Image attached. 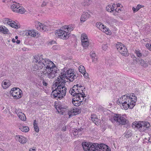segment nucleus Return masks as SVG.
Here are the masks:
<instances>
[{
    "label": "nucleus",
    "mask_w": 151,
    "mask_h": 151,
    "mask_svg": "<svg viewBox=\"0 0 151 151\" xmlns=\"http://www.w3.org/2000/svg\"><path fill=\"white\" fill-rule=\"evenodd\" d=\"M2 31L1 32L3 33L4 34H7L9 31L8 29L5 27H3V29H2Z\"/></svg>",
    "instance_id": "nucleus-37"
},
{
    "label": "nucleus",
    "mask_w": 151,
    "mask_h": 151,
    "mask_svg": "<svg viewBox=\"0 0 151 151\" xmlns=\"http://www.w3.org/2000/svg\"><path fill=\"white\" fill-rule=\"evenodd\" d=\"M8 111L9 110L8 109H5L4 111V112L5 114H6Z\"/></svg>",
    "instance_id": "nucleus-54"
},
{
    "label": "nucleus",
    "mask_w": 151,
    "mask_h": 151,
    "mask_svg": "<svg viewBox=\"0 0 151 151\" xmlns=\"http://www.w3.org/2000/svg\"><path fill=\"white\" fill-rule=\"evenodd\" d=\"M83 74L85 78H87L88 77V73L84 72Z\"/></svg>",
    "instance_id": "nucleus-49"
},
{
    "label": "nucleus",
    "mask_w": 151,
    "mask_h": 151,
    "mask_svg": "<svg viewBox=\"0 0 151 151\" xmlns=\"http://www.w3.org/2000/svg\"><path fill=\"white\" fill-rule=\"evenodd\" d=\"M90 56L92 60V62L96 63L98 60V57L94 52H92L90 53Z\"/></svg>",
    "instance_id": "nucleus-22"
},
{
    "label": "nucleus",
    "mask_w": 151,
    "mask_h": 151,
    "mask_svg": "<svg viewBox=\"0 0 151 151\" xmlns=\"http://www.w3.org/2000/svg\"><path fill=\"white\" fill-rule=\"evenodd\" d=\"M75 91L73 89V88L72 89L71 88L69 91V93L72 95L74 96H76V93H75Z\"/></svg>",
    "instance_id": "nucleus-39"
},
{
    "label": "nucleus",
    "mask_w": 151,
    "mask_h": 151,
    "mask_svg": "<svg viewBox=\"0 0 151 151\" xmlns=\"http://www.w3.org/2000/svg\"><path fill=\"white\" fill-rule=\"evenodd\" d=\"M16 138L18 140L19 142L22 144L25 143L27 141V139L22 136L17 135L16 136Z\"/></svg>",
    "instance_id": "nucleus-16"
},
{
    "label": "nucleus",
    "mask_w": 151,
    "mask_h": 151,
    "mask_svg": "<svg viewBox=\"0 0 151 151\" xmlns=\"http://www.w3.org/2000/svg\"><path fill=\"white\" fill-rule=\"evenodd\" d=\"M46 5V3L45 2H44L42 5V6L44 7Z\"/></svg>",
    "instance_id": "nucleus-53"
},
{
    "label": "nucleus",
    "mask_w": 151,
    "mask_h": 151,
    "mask_svg": "<svg viewBox=\"0 0 151 151\" xmlns=\"http://www.w3.org/2000/svg\"><path fill=\"white\" fill-rule=\"evenodd\" d=\"M10 85V83L9 81L8 80H6L4 81L2 83V86L4 89H6L9 87Z\"/></svg>",
    "instance_id": "nucleus-24"
},
{
    "label": "nucleus",
    "mask_w": 151,
    "mask_h": 151,
    "mask_svg": "<svg viewBox=\"0 0 151 151\" xmlns=\"http://www.w3.org/2000/svg\"><path fill=\"white\" fill-rule=\"evenodd\" d=\"M80 131L79 129L78 130L77 129H74L72 130V133L74 135L76 136L78 134L79 132Z\"/></svg>",
    "instance_id": "nucleus-36"
},
{
    "label": "nucleus",
    "mask_w": 151,
    "mask_h": 151,
    "mask_svg": "<svg viewBox=\"0 0 151 151\" xmlns=\"http://www.w3.org/2000/svg\"><path fill=\"white\" fill-rule=\"evenodd\" d=\"M116 6V5L114 4H113L112 5L109 4L106 6V9L108 12H111L114 11Z\"/></svg>",
    "instance_id": "nucleus-20"
},
{
    "label": "nucleus",
    "mask_w": 151,
    "mask_h": 151,
    "mask_svg": "<svg viewBox=\"0 0 151 151\" xmlns=\"http://www.w3.org/2000/svg\"><path fill=\"white\" fill-rule=\"evenodd\" d=\"M56 109L59 113L63 114L66 110L63 106L60 104H58L56 107Z\"/></svg>",
    "instance_id": "nucleus-18"
},
{
    "label": "nucleus",
    "mask_w": 151,
    "mask_h": 151,
    "mask_svg": "<svg viewBox=\"0 0 151 151\" xmlns=\"http://www.w3.org/2000/svg\"><path fill=\"white\" fill-rule=\"evenodd\" d=\"M45 66H42V65L38 64V63L35 64L32 66V69L36 71L38 70L41 69Z\"/></svg>",
    "instance_id": "nucleus-21"
},
{
    "label": "nucleus",
    "mask_w": 151,
    "mask_h": 151,
    "mask_svg": "<svg viewBox=\"0 0 151 151\" xmlns=\"http://www.w3.org/2000/svg\"><path fill=\"white\" fill-rule=\"evenodd\" d=\"M19 129L22 132H27L29 130V128L28 127L23 126L21 127Z\"/></svg>",
    "instance_id": "nucleus-29"
},
{
    "label": "nucleus",
    "mask_w": 151,
    "mask_h": 151,
    "mask_svg": "<svg viewBox=\"0 0 151 151\" xmlns=\"http://www.w3.org/2000/svg\"><path fill=\"white\" fill-rule=\"evenodd\" d=\"M91 117H92L93 118H96V116L95 115H91Z\"/></svg>",
    "instance_id": "nucleus-55"
},
{
    "label": "nucleus",
    "mask_w": 151,
    "mask_h": 151,
    "mask_svg": "<svg viewBox=\"0 0 151 151\" xmlns=\"http://www.w3.org/2000/svg\"><path fill=\"white\" fill-rule=\"evenodd\" d=\"M145 46L150 51H151V44L147 43L146 45Z\"/></svg>",
    "instance_id": "nucleus-47"
},
{
    "label": "nucleus",
    "mask_w": 151,
    "mask_h": 151,
    "mask_svg": "<svg viewBox=\"0 0 151 151\" xmlns=\"http://www.w3.org/2000/svg\"><path fill=\"white\" fill-rule=\"evenodd\" d=\"M37 25V29L43 32L47 31L49 28L48 24H42L38 22L36 23V26Z\"/></svg>",
    "instance_id": "nucleus-11"
},
{
    "label": "nucleus",
    "mask_w": 151,
    "mask_h": 151,
    "mask_svg": "<svg viewBox=\"0 0 151 151\" xmlns=\"http://www.w3.org/2000/svg\"><path fill=\"white\" fill-rule=\"evenodd\" d=\"M117 5V8H118V7H119L120 6V5L121 4H116Z\"/></svg>",
    "instance_id": "nucleus-60"
},
{
    "label": "nucleus",
    "mask_w": 151,
    "mask_h": 151,
    "mask_svg": "<svg viewBox=\"0 0 151 151\" xmlns=\"http://www.w3.org/2000/svg\"><path fill=\"white\" fill-rule=\"evenodd\" d=\"M135 52L138 57H140L142 56V54L140 53V51L136 50Z\"/></svg>",
    "instance_id": "nucleus-40"
},
{
    "label": "nucleus",
    "mask_w": 151,
    "mask_h": 151,
    "mask_svg": "<svg viewBox=\"0 0 151 151\" xmlns=\"http://www.w3.org/2000/svg\"><path fill=\"white\" fill-rule=\"evenodd\" d=\"M74 29V26L70 25L68 26L67 30L69 32H71Z\"/></svg>",
    "instance_id": "nucleus-38"
},
{
    "label": "nucleus",
    "mask_w": 151,
    "mask_h": 151,
    "mask_svg": "<svg viewBox=\"0 0 151 151\" xmlns=\"http://www.w3.org/2000/svg\"><path fill=\"white\" fill-rule=\"evenodd\" d=\"M126 137H129V136H130L132 135V134L131 132L129 131H126Z\"/></svg>",
    "instance_id": "nucleus-45"
},
{
    "label": "nucleus",
    "mask_w": 151,
    "mask_h": 151,
    "mask_svg": "<svg viewBox=\"0 0 151 151\" xmlns=\"http://www.w3.org/2000/svg\"><path fill=\"white\" fill-rule=\"evenodd\" d=\"M79 70L82 74L86 72V70L84 67L82 65H81L79 67Z\"/></svg>",
    "instance_id": "nucleus-34"
},
{
    "label": "nucleus",
    "mask_w": 151,
    "mask_h": 151,
    "mask_svg": "<svg viewBox=\"0 0 151 151\" xmlns=\"http://www.w3.org/2000/svg\"><path fill=\"white\" fill-rule=\"evenodd\" d=\"M111 121L117 125H125L128 122L125 118L118 114H115L111 119Z\"/></svg>",
    "instance_id": "nucleus-5"
},
{
    "label": "nucleus",
    "mask_w": 151,
    "mask_h": 151,
    "mask_svg": "<svg viewBox=\"0 0 151 151\" xmlns=\"http://www.w3.org/2000/svg\"><path fill=\"white\" fill-rule=\"evenodd\" d=\"M142 128H141V132H143L145 131L150 126L149 123L147 122L142 121Z\"/></svg>",
    "instance_id": "nucleus-15"
},
{
    "label": "nucleus",
    "mask_w": 151,
    "mask_h": 151,
    "mask_svg": "<svg viewBox=\"0 0 151 151\" xmlns=\"http://www.w3.org/2000/svg\"><path fill=\"white\" fill-rule=\"evenodd\" d=\"M37 33V32L35 30H29L26 32V35L27 36L34 37L36 36Z\"/></svg>",
    "instance_id": "nucleus-19"
},
{
    "label": "nucleus",
    "mask_w": 151,
    "mask_h": 151,
    "mask_svg": "<svg viewBox=\"0 0 151 151\" xmlns=\"http://www.w3.org/2000/svg\"><path fill=\"white\" fill-rule=\"evenodd\" d=\"M78 86V84H76L74 85L73 87V88L75 91V93H76V97H81V98L84 99V98L86 97L85 96V94L83 92V89L82 88V89H79Z\"/></svg>",
    "instance_id": "nucleus-9"
},
{
    "label": "nucleus",
    "mask_w": 151,
    "mask_h": 151,
    "mask_svg": "<svg viewBox=\"0 0 151 151\" xmlns=\"http://www.w3.org/2000/svg\"><path fill=\"white\" fill-rule=\"evenodd\" d=\"M20 5L19 4H13L11 5V7L12 10L14 12H16L17 10L19 7Z\"/></svg>",
    "instance_id": "nucleus-26"
},
{
    "label": "nucleus",
    "mask_w": 151,
    "mask_h": 151,
    "mask_svg": "<svg viewBox=\"0 0 151 151\" xmlns=\"http://www.w3.org/2000/svg\"><path fill=\"white\" fill-rule=\"evenodd\" d=\"M142 126V121L134 122L132 123V125L133 128H137L141 132Z\"/></svg>",
    "instance_id": "nucleus-14"
},
{
    "label": "nucleus",
    "mask_w": 151,
    "mask_h": 151,
    "mask_svg": "<svg viewBox=\"0 0 151 151\" xmlns=\"http://www.w3.org/2000/svg\"><path fill=\"white\" fill-rule=\"evenodd\" d=\"M82 146L84 151H111L108 146L104 144L83 142Z\"/></svg>",
    "instance_id": "nucleus-4"
},
{
    "label": "nucleus",
    "mask_w": 151,
    "mask_h": 151,
    "mask_svg": "<svg viewBox=\"0 0 151 151\" xmlns=\"http://www.w3.org/2000/svg\"><path fill=\"white\" fill-rule=\"evenodd\" d=\"M81 4L83 6H88L91 3V0H81Z\"/></svg>",
    "instance_id": "nucleus-27"
},
{
    "label": "nucleus",
    "mask_w": 151,
    "mask_h": 151,
    "mask_svg": "<svg viewBox=\"0 0 151 151\" xmlns=\"http://www.w3.org/2000/svg\"><path fill=\"white\" fill-rule=\"evenodd\" d=\"M68 26H64V27H63V28H64V29H67V28H68Z\"/></svg>",
    "instance_id": "nucleus-64"
},
{
    "label": "nucleus",
    "mask_w": 151,
    "mask_h": 151,
    "mask_svg": "<svg viewBox=\"0 0 151 151\" xmlns=\"http://www.w3.org/2000/svg\"><path fill=\"white\" fill-rule=\"evenodd\" d=\"M78 87H79V89H81V88L82 87V86L81 85H79Z\"/></svg>",
    "instance_id": "nucleus-61"
},
{
    "label": "nucleus",
    "mask_w": 151,
    "mask_h": 151,
    "mask_svg": "<svg viewBox=\"0 0 151 151\" xmlns=\"http://www.w3.org/2000/svg\"><path fill=\"white\" fill-rule=\"evenodd\" d=\"M108 46L107 44H104L102 46V48L103 50L106 51L108 48Z\"/></svg>",
    "instance_id": "nucleus-42"
},
{
    "label": "nucleus",
    "mask_w": 151,
    "mask_h": 151,
    "mask_svg": "<svg viewBox=\"0 0 151 151\" xmlns=\"http://www.w3.org/2000/svg\"><path fill=\"white\" fill-rule=\"evenodd\" d=\"M115 11L116 12H119L121 11L122 8H118L117 7L116 9H115Z\"/></svg>",
    "instance_id": "nucleus-48"
},
{
    "label": "nucleus",
    "mask_w": 151,
    "mask_h": 151,
    "mask_svg": "<svg viewBox=\"0 0 151 151\" xmlns=\"http://www.w3.org/2000/svg\"><path fill=\"white\" fill-rule=\"evenodd\" d=\"M25 10L24 8L22 6H20L16 12L21 14H23L25 12Z\"/></svg>",
    "instance_id": "nucleus-28"
},
{
    "label": "nucleus",
    "mask_w": 151,
    "mask_h": 151,
    "mask_svg": "<svg viewBox=\"0 0 151 151\" xmlns=\"http://www.w3.org/2000/svg\"><path fill=\"white\" fill-rule=\"evenodd\" d=\"M137 100V97L133 94L129 96L127 95L123 96L118 99L117 101L121 108L127 110L129 108L132 109L135 105Z\"/></svg>",
    "instance_id": "nucleus-3"
},
{
    "label": "nucleus",
    "mask_w": 151,
    "mask_h": 151,
    "mask_svg": "<svg viewBox=\"0 0 151 151\" xmlns=\"http://www.w3.org/2000/svg\"><path fill=\"white\" fill-rule=\"evenodd\" d=\"M20 42V41L19 40H17L16 41V43H17L18 44H19Z\"/></svg>",
    "instance_id": "nucleus-59"
},
{
    "label": "nucleus",
    "mask_w": 151,
    "mask_h": 151,
    "mask_svg": "<svg viewBox=\"0 0 151 151\" xmlns=\"http://www.w3.org/2000/svg\"><path fill=\"white\" fill-rule=\"evenodd\" d=\"M72 99V103L74 105L76 106H80L81 103L84 100V99H83L81 97H76Z\"/></svg>",
    "instance_id": "nucleus-13"
},
{
    "label": "nucleus",
    "mask_w": 151,
    "mask_h": 151,
    "mask_svg": "<svg viewBox=\"0 0 151 151\" xmlns=\"http://www.w3.org/2000/svg\"><path fill=\"white\" fill-rule=\"evenodd\" d=\"M33 61L45 66L42 73L49 78H54L57 74V70L54 64L47 59H43L41 55H36L34 56Z\"/></svg>",
    "instance_id": "nucleus-2"
},
{
    "label": "nucleus",
    "mask_w": 151,
    "mask_h": 151,
    "mask_svg": "<svg viewBox=\"0 0 151 151\" xmlns=\"http://www.w3.org/2000/svg\"><path fill=\"white\" fill-rule=\"evenodd\" d=\"M42 81V83L43 86H47L48 84L47 81L46 80L43 79Z\"/></svg>",
    "instance_id": "nucleus-44"
},
{
    "label": "nucleus",
    "mask_w": 151,
    "mask_h": 151,
    "mask_svg": "<svg viewBox=\"0 0 151 151\" xmlns=\"http://www.w3.org/2000/svg\"><path fill=\"white\" fill-rule=\"evenodd\" d=\"M15 112L18 116H19V115H20L21 113H22V110L19 109H16Z\"/></svg>",
    "instance_id": "nucleus-41"
},
{
    "label": "nucleus",
    "mask_w": 151,
    "mask_h": 151,
    "mask_svg": "<svg viewBox=\"0 0 151 151\" xmlns=\"http://www.w3.org/2000/svg\"><path fill=\"white\" fill-rule=\"evenodd\" d=\"M2 29H3V27L0 26V32H1L2 31Z\"/></svg>",
    "instance_id": "nucleus-57"
},
{
    "label": "nucleus",
    "mask_w": 151,
    "mask_h": 151,
    "mask_svg": "<svg viewBox=\"0 0 151 151\" xmlns=\"http://www.w3.org/2000/svg\"><path fill=\"white\" fill-rule=\"evenodd\" d=\"M81 38L82 45L84 49L88 48L90 43L87 35L85 33H83Z\"/></svg>",
    "instance_id": "nucleus-8"
},
{
    "label": "nucleus",
    "mask_w": 151,
    "mask_h": 151,
    "mask_svg": "<svg viewBox=\"0 0 151 151\" xmlns=\"http://www.w3.org/2000/svg\"><path fill=\"white\" fill-rule=\"evenodd\" d=\"M90 17V15L88 12H84L82 14L81 21L82 22H84Z\"/></svg>",
    "instance_id": "nucleus-17"
},
{
    "label": "nucleus",
    "mask_w": 151,
    "mask_h": 151,
    "mask_svg": "<svg viewBox=\"0 0 151 151\" xmlns=\"http://www.w3.org/2000/svg\"><path fill=\"white\" fill-rule=\"evenodd\" d=\"M138 63L141 64V65L145 68L147 67L148 66L147 63L145 62L144 60L142 59L139 60Z\"/></svg>",
    "instance_id": "nucleus-25"
},
{
    "label": "nucleus",
    "mask_w": 151,
    "mask_h": 151,
    "mask_svg": "<svg viewBox=\"0 0 151 151\" xmlns=\"http://www.w3.org/2000/svg\"><path fill=\"white\" fill-rule=\"evenodd\" d=\"M96 27L100 30L106 34H108L109 33L108 29L104 26L102 23L100 22H97L96 23Z\"/></svg>",
    "instance_id": "nucleus-12"
},
{
    "label": "nucleus",
    "mask_w": 151,
    "mask_h": 151,
    "mask_svg": "<svg viewBox=\"0 0 151 151\" xmlns=\"http://www.w3.org/2000/svg\"><path fill=\"white\" fill-rule=\"evenodd\" d=\"M12 41L13 42H16L15 39L13 38L12 39Z\"/></svg>",
    "instance_id": "nucleus-63"
},
{
    "label": "nucleus",
    "mask_w": 151,
    "mask_h": 151,
    "mask_svg": "<svg viewBox=\"0 0 151 151\" xmlns=\"http://www.w3.org/2000/svg\"><path fill=\"white\" fill-rule=\"evenodd\" d=\"M73 112L72 110H70L69 111H68V114L69 115V118L71 117L72 116H74L73 115Z\"/></svg>",
    "instance_id": "nucleus-43"
},
{
    "label": "nucleus",
    "mask_w": 151,
    "mask_h": 151,
    "mask_svg": "<svg viewBox=\"0 0 151 151\" xmlns=\"http://www.w3.org/2000/svg\"><path fill=\"white\" fill-rule=\"evenodd\" d=\"M73 112V115H75L79 114L80 112V110L78 108H75L72 109Z\"/></svg>",
    "instance_id": "nucleus-32"
},
{
    "label": "nucleus",
    "mask_w": 151,
    "mask_h": 151,
    "mask_svg": "<svg viewBox=\"0 0 151 151\" xmlns=\"http://www.w3.org/2000/svg\"><path fill=\"white\" fill-rule=\"evenodd\" d=\"M116 47L117 50L123 55L127 56L128 55V52L127 48L125 46L122 45L120 42H118L116 44Z\"/></svg>",
    "instance_id": "nucleus-7"
},
{
    "label": "nucleus",
    "mask_w": 151,
    "mask_h": 151,
    "mask_svg": "<svg viewBox=\"0 0 151 151\" xmlns=\"http://www.w3.org/2000/svg\"><path fill=\"white\" fill-rule=\"evenodd\" d=\"M36 122V120L35 119L34 120V127L35 132H38L39 131V129Z\"/></svg>",
    "instance_id": "nucleus-30"
},
{
    "label": "nucleus",
    "mask_w": 151,
    "mask_h": 151,
    "mask_svg": "<svg viewBox=\"0 0 151 151\" xmlns=\"http://www.w3.org/2000/svg\"><path fill=\"white\" fill-rule=\"evenodd\" d=\"M135 57L134 56V55L132 54V55H131V57L132 58V59L133 58H134V57Z\"/></svg>",
    "instance_id": "nucleus-62"
},
{
    "label": "nucleus",
    "mask_w": 151,
    "mask_h": 151,
    "mask_svg": "<svg viewBox=\"0 0 151 151\" xmlns=\"http://www.w3.org/2000/svg\"><path fill=\"white\" fill-rule=\"evenodd\" d=\"M142 7H143V6L139 4H138L137 5V6H136V8H135L134 7H133L132 8V9L133 10L134 12V13L139 10V9H140Z\"/></svg>",
    "instance_id": "nucleus-31"
},
{
    "label": "nucleus",
    "mask_w": 151,
    "mask_h": 151,
    "mask_svg": "<svg viewBox=\"0 0 151 151\" xmlns=\"http://www.w3.org/2000/svg\"><path fill=\"white\" fill-rule=\"evenodd\" d=\"M10 93L14 99H18L22 97V91L18 88H12L11 90Z\"/></svg>",
    "instance_id": "nucleus-6"
},
{
    "label": "nucleus",
    "mask_w": 151,
    "mask_h": 151,
    "mask_svg": "<svg viewBox=\"0 0 151 151\" xmlns=\"http://www.w3.org/2000/svg\"><path fill=\"white\" fill-rule=\"evenodd\" d=\"M9 25L11 27L16 29H17L18 28L17 23L14 21H13L12 20L10 21V23Z\"/></svg>",
    "instance_id": "nucleus-23"
},
{
    "label": "nucleus",
    "mask_w": 151,
    "mask_h": 151,
    "mask_svg": "<svg viewBox=\"0 0 151 151\" xmlns=\"http://www.w3.org/2000/svg\"><path fill=\"white\" fill-rule=\"evenodd\" d=\"M91 120L96 124V122H97V121L98 120L97 118H95L92 117L91 118Z\"/></svg>",
    "instance_id": "nucleus-50"
},
{
    "label": "nucleus",
    "mask_w": 151,
    "mask_h": 151,
    "mask_svg": "<svg viewBox=\"0 0 151 151\" xmlns=\"http://www.w3.org/2000/svg\"><path fill=\"white\" fill-rule=\"evenodd\" d=\"M73 71L71 69H69L65 71L63 70L57 79L56 80L55 86L57 87L55 90L52 91L51 95L54 98L60 99H62L65 95L66 92V88L63 86V83H64L65 79H69L70 81H73L77 76Z\"/></svg>",
    "instance_id": "nucleus-1"
},
{
    "label": "nucleus",
    "mask_w": 151,
    "mask_h": 151,
    "mask_svg": "<svg viewBox=\"0 0 151 151\" xmlns=\"http://www.w3.org/2000/svg\"><path fill=\"white\" fill-rule=\"evenodd\" d=\"M29 151H35V149L31 148L29 150Z\"/></svg>",
    "instance_id": "nucleus-56"
},
{
    "label": "nucleus",
    "mask_w": 151,
    "mask_h": 151,
    "mask_svg": "<svg viewBox=\"0 0 151 151\" xmlns=\"http://www.w3.org/2000/svg\"><path fill=\"white\" fill-rule=\"evenodd\" d=\"M109 61H108V65H109V66H111V65H112V62H111V63H109Z\"/></svg>",
    "instance_id": "nucleus-58"
},
{
    "label": "nucleus",
    "mask_w": 151,
    "mask_h": 151,
    "mask_svg": "<svg viewBox=\"0 0 151 151\" xmlns=\"http://www.w3.org/2000/svg\"><path fill=\"white\" fill-rule=\"evenodd\" d=\"M11 20V19L8 18H5L4 19L3 22L4 24H7L9 25Z\"/></svg>",
    "instance_id": "nucleus-35"
},
{
    "label": "nucleus",
    "mask_w": 151,
    "mask_h": 151,
    "mask_svg": "<svg viewBox=\"0 0 151 151\" xmlns=\"http://www.w3.org/2000/svg\"><path fill=\"white\" fill-rule=\"evenodd\" d=\"M19 118L22 120L25 121L26 118L25 114L23 113H21L20 115L18 116Z\"/></svg>",
    "instance_id": "nucleus-33"
},
{
    "label": "nucleus",
    "mask_w": 151,
    "mask_h": 151,
    "mask_svg": "<svg viewBox=\"0 0 151 151\" xmlns=\"http://www.w3.org/2000/svg\"><path fill=\"white\" fill-rule=\"evenodd\" d=\"M58 47L57 45H54L52 47V49L53 50H55L58 49Z\"/></svg>",
    "instance_id": "nucleus-51"
},
{
    "label": "nucleus",
    "mask_w": 151,
    "mask_h": 151,
    "mask_svg": "<svg viewBox=\"0 0 151 151\" xmlns=\"http://www.w3.org/2000/svg\"><path fill=\"white\" fill-rule=\"evenodd\" d=\"M55 34L56 36H60L61 38L65 39L69 37L70 34L65 31L59 29L56 31Z\"/></svg>",
    "instance_id": "nucleus-10"
},
{
    "label": "nucleus",
    "mask_w": 151,
    "mask_h": 151,
    "mask_svg": "<svg viewBox=\"0 0 151 151\" xmlns=\"http://www.w3.org/2000/svg\"><path fill=\"white\" fill-rule=\"evenodd\" d=\"M66 128H66V126H64L62 129V130L63 131H65L66 130Z\"/></svg>",
    "instance_id": "nucleus-52"
},
{
    "label": "nucleus",
    "mask_w": 151,
    "mask_h": 151,
    "mask_svg": "<svg viewBox=\"0 0 151 151\" xmlns=\"http://www.w3.org/2000/svg\"><path fill=\"white\" fill-rule=\"evenodd\" d=\"M133 60L134 62V64H136L138 63L139 59H137V58L136 57H134V58H133Z\"/></svg>",
    "instance_id": "nucleus-46"
}]
</instances>
